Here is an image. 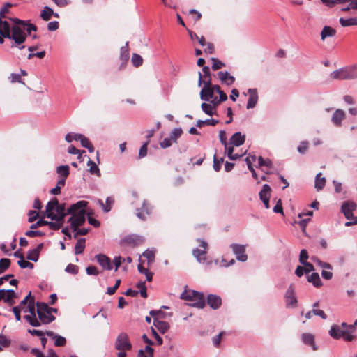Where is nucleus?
Returning <instances> with one entry per match:
<instances>
[{
	"label": "nucleus",
	"instance_id": "1",
	"mask_svg": "<svg viewBox=\"0 0 357 357\" xmlns=\"http://www.w3.org/2000/svg\"><path fill=\"white\" fill-rule=\"evenodd\" d=\"M65 204H59L56 198L50 200L46 205L47 217L52 220L61 222L66 216Z\"/></svg>",
	"mask_w": 357,
	"mask_h": 357
},
{
	"label": "nucleus",
	"instance_id": "2",
	"mask_svg": "<svg viewBox=\"0 0 357 357\" xmlns=\"http://www.w3.org/2000/svg\"><path fill=\"white\" fill-rule=\"evenodd\" d=\"M180 298L190 301V306L202 309L205 306V298L202 293L195 290H185L180 296Z\"/></svg>",
	"mask_w": 357,
	"mask_h": 357
},
{
	"label": "nucleus",
	"instance_id": "3",
	"mask_svg": "<svg viewBox=\"0 0 357 357\" xmlns=\"http://www.w3.org/2000/svg\"><path fill=\"white\" fill-rule=\"evenodd\" d=\"M25 26L26 25L12 26V33L10 39L13 40V43L10 45L11 48L16 47L19 50H22L25 47L24 45H22L28 36Z\"/></svg>",
	"mask_w": 357,
	"mask_h": 357
},
{
	"label": "nucleus",
	"instance_id": "4",
	"mask_svg": "<svg viewBox=\"0 0 357 357\" xmlns=\"http://www.w3.org/2000/svg\"><path fill=\"white\" fill-rule=\"evenodd\" d=\"M36 305L37 307L36 312L40 326L42 324H49L55 320V317L54 315L49 314L47 303L43 302H37Z\"/></svg>",
	"mask_w": 357,
	"mask_h": 357
},
{
	"label": "nucleus",
	"instance_id": "5",
	"mask_svg": "<svg viewBox=\"0 0 357 357\" xmlns=\"http://www.w3.org/2000/svg\"><path fill=\"white\" fill-rule=\"evenodd\" d=\"M199 79H198V86H201L203 84L204 86L200 91V98L204 101H209L210 99L213 98L214 97V89L213 88L211 81L210 79H206V81H202V75L200 72L198 73Z\"/></svg>",
	"mask_w": 357,
	"mask_h": 357
},
{
	"label": "nucleus",
	"instance_id": "6",
	"mask_svg": "<svg viewBox=\"0 0 357 357\" xmlns=\"http://www.w3.org/2000/svg\"><path fill=\"white\" fill-rule=\"evenodd\" d=\"M328 333L329 335L335 340L343 338L345 341L351 342L354 338L353 334H351L349 331H344L341 328L340 326L337 324L332 325Z\"/></svg>",
	"mask_w": 357,
	"mask_h": 357
},
{
	"label": "nucleus",
	"instance_id": "7",
	"mask_svg": "<svg viewBox=\"0 0 357 357\" xmlns=\"http://www.w3.org/2000/svg\"><path fill=\"white\" fill-rule=\"evenodd\" d=\"M24 313L29 312L30 314L24 316V319L33 327H39L38 317H37L36 310L35 309L34 302L30 301L26 310H23Z\"/></svg>",
	"mask_w": 357,
	"mask_h": 357
},
{
	"label": "nucleus",
	"instance_id": "8",
	"mask_svg": "<svg viewBox=\"0 0 357 357\" xmlns=\"http://www.w3.org/2000/svg\"><path fill=\"white\" fill-rule=\"evenodd\" d=\"M114 347L119 351H126L132 349V344L126 333L122 332L117 336Z\"/></svg>",
	"mask_w": 357,
	"mask_h": 357
},
{
	"label": "nucleus",
	"instance_id": "9",
	"mask_svg": "<svg viewBox=\"0 0 357 357\" xmlns=\"http://www.w3.org/2000/svg\"><path fill=\"white\" fill-rule=\"evenodd\" d=\"M85 215V210L81 209L76 214L72 215L68 219V222L70 223V228L73 231H77V227L84 225L86 220Z\"/></svg>",
	"mask_w": 357,
	"mask_h": 357
},
{
	"label": "nucleus",
	"instance_id": "10",
	"mask_svg": "<svg viewBox=\"0 0 357 357\" xmlns=\"http://www.w3.org/2000/svg\"><path fill=\"white\" fill-rule=\"evenodd\" d=\"M198 241L199 242V246L202 248L203 250L195 248L192 250V255L199 263H204L206 259V250L208 249V244L204 240L202 239H199Z\"/></svg>",
	"mask_w": 357,
	"mask_h": 357
},
{
	"label": "nucleus",
	"instance_id": "11",
	"mask_svg": "<svg viewBox=\"0 0 357 357\" xmlns=\"http://www.w3.org/2000/svg\"><path fill=\"white\" fill-rule=\"evenodd\" d=\"M287 307H295L297 305V298L293 284H290L284 296Z\"/></svg>",
	"mask_w": 357,
	"mask_h": 357
},
{
	"label": "nucleus",
	"instance_id": "12",
	"mask_svg": "<svg viewBox=\"0 0 357 357\" xmlns=\"http://www.w3.org/2000/svg\"><path fill=\"white\" fill-rule=\"evenodd\" d=\"M232 249L233 252L236 257V259L245 262L248 259V256L245 254V245L233 243L230 245Z\"/></svg>",
	"mask_w": 357,
	"mask_h": 357
},
{
	"label": "nucleus",
	"instance_id": "13",
	"mask_svg": "<svg viewBox=\"0 0 357 357\" xmlns=\"http://www.w3.org/2000/svg\"><path fill=\"white\" fill-rule=\"evenodd\" d=\"M122 242L132 247H137L144 242V238L137 234H131L123 238Z\"/></svg>",
	"mask_w": 357,
	"mask_h": 357
},
{
	"label": "nucleus",
	"instance_id": "14",
	"mask_svg": "<svg viewBox=\"0 0 357 357\" xmlns=\"http://www.w3.org/2000/svg\"><path fill=\"white\" fill-rule=\"evenodd\" d=\"M151 213V207L147 201L144 200L142 203V208L137 209L136 215L139 219L145 221L147 218V216H149Z\"/></svg>",
	"mask_w": 357,
	"mask_h": 357
},
{
	"label": "nucleus",
	"instance_id": "15",
	"mask_svg": "<svg viewBox=\"0 0 357 357\" xmlns=\"http://www.w3.org/2000/svg\"><path fill=\"white\" fill-rule=\"evenodd\" d=\"M43 225H47L49 226L50 229L52 230H58L61 227L62 223L61 222H49L47 220H44L43 219H40L38 220L36 223L32 224L30 227L31 229H35L40 226Z\"/></svg>",
	"mask_w": 357,
	"mask_h": 357
},
{
	"label": "nucleus",
	"instance_id": "16",
	"mask_svg": "<svg viewBox=\"0 0 357 357\" xmlns=\"http://www.w3.org/2000/svg\"><path fill=\"white\" fill-rule=\"evenodd\" d=\"M95 259L104 269L109 271L112 268L111 259L107 255L98 254L95 256Z\"/></svg>",
	"mask_w": 357,
	"mask_h": 357
},
{
	"label": "nucleus",
	"instance_id": "17",
	"mask_svg": "<svg viewBox=\"0 0 357 357\" xmlns=\"http://www.w3.org/2000/svg\"><path fill=\"white\" fill-rule=\"evenodd\" d=\"M330 77L333 79H340V80H344V79H349V75H348V70L347 67L341 68L339 69H337L330 74Z\"/></svg>",
	"mask_w": 357,
	"mask_h": 357
},
{
	"label": "nucleus",
	"instance_id": "18",
	"mask_svg": "<svg viewBox=\"0 0 357 357\" xmlns=\"http://www.w3.org/2000/svg\"><path fill=\"white\" fill-rule=\"evenodd\" d=\"M345 116L346 114L344 110L337 109L332 115L331 121L335 126L340 127L342 126V121Z\"/></svg>",
	"mask_w": 357,
	"mask_h": 357
},
{
	"label": "nucleus",
	"instance_id": "19",
	"mask_svg": "<svg viewBox=\"0 0 357 357\" xmlns=\"http://www.w3.org/2000/svg\"><path fill=\"white\" fill-rule=\"evenodd\" d=\"M249 93V98L247 102L246 108L248 109L254 108L258 100V95L256 89H249L248 91Z\"/></svg>",
	"mask_w": 357,
	"mask_h": 357
},
{
	"label": "nucleus",
	"instance_id": "20",
	"mask_svg": "<svg viewBox=\"0 0 357 357\" xmlns=\"http://www.w3.org/2000/svg\"><path fill=\"white\" fill-rule=\"evenodd\" d=\"M207 303L211 308L217 310L220 307L222 304V299L218 295L208 294L207 296Z\"/></svg>",
	"mask_w": 357,
	"mask_h": 357
},
{
	"label": "nucleus",
	"instance_id": "21",
	"mask_svg": "<svg viewBox=\"0 0 357 357\" xmlns=\"http://www.w3.org/2000/svg\"><path fill=\"white\" fill-rule=\"evenodd\" d=\"M218 77L220 80L227 86L233 84L235 82V77L227 71H220L218 73Z\"/></svg>",
	"mask_w": 357,
	"mask_h": 357
},
{
	"label": "nucleus",
	"instance_id": "22",
	"mask_svg": "<svg viewBox=\"0 0 357 357\" xmlns=\"http://www.w3.org/2000/svg\"><path fill=\"white\" fill-rule=\"evenodd\" d=\"M11 31L12 27H10L8 22L7 20H3V19H0V34L6 38L10 39Z\"/></svg>",
	"mask_w": 357,
	"mask_h": 357
},
{
	"label": "nucleus",
	"instance_id": "23",
	"mask_svg": "<svg viewBox=\"0 0 357 357\" xmlns=\"http://www.w3.org/2000/svg\"><path fill=\"white\" fill-rule=\"evenodd\" d=\"M46 335L52 337L55 340L54 345L56 347H63L66 344V340L64 337L54 333L53 331H45Z\"/></svg>",
	"mask_w": 357,
	"mask_h": 357
},
{
	"label": "nucleus",
	"instance_id": "24",
	"mask_svg": "<svg viewBox=\"0 0 357 357\" xmlns=\"http://www.w3.org/2000/svg\"><path fill=\"white\" fill-rule=\"evenodd\" d=\"M5 303L12 306L15 303V298L18 296L13 289H4Z\"/></svg>",
	"mask_w": 357,
	"mask_h": 357
},
{
	"label": "nucleus",
	"instance_id": "25",
	"mask_svg": "<svg viewBox=\"0 0 357 357\" xmlns=\"http://www.w3.org/2000/svg\"><path fill=\"white\" fill-rule=\"evenodd\" d=\"M356 208V204L353 202H345L341 206V211L345 217L351 216V213Z\"/></svg>",
	"mask_w": 357,
	"mask_h": 357
},
{
	"label": "nucleus",
	"instance_id": "26",
	"mask_svg": "<svg viewBox=\"0 0 357 357\" xmlns=\"http://www.w3.org/2000/svg\"><path fill=\"white\" fill-rule=\"evenodd\" d=\"M301 339L305 344L310 346L314 351L317 350L314 335L305 333L301 335Z\"/></svg>",
	"mask_w": 357,
	"mask_h": 357
},
{
	"label": "nucleus",
	"instance_id": "27",
	"mask_svg": "<svg viewBox=\"0 0 357 357\" xmlns=\"http://www.w3.org/2000/svg\"><path fill=\"white\" fill-rule=\"evenodd\" d=\"M245 140V135L241 132H235L230 138V143L235 146H240L243 144Z\"/></svg>",
	"mask_w": 357,
	"mask_h": 357
},
{
	"label": "nucleus",
	"instance_id": "28",
	"mask_svg": "<svg viewBox=\"0 0 357 357\" xmlns=\"http://www.w3.org/2000/svg\"><path fill=\"white\" fill-rule=\"evenodd\" d=\"M87 205L86 201H79L77 203L72 204L70 208L67 209L68 214H76L79 210L84 209Z\"/></svg>",
	"mask_w": 357,
	"mask_h": 357
},
{
	"label": "nucleus",
	"instance_id": "29",
	"mask_svg": "<svg viewBox=\"0 0 357 357\" xmlns=\"http://www.w3.org/2000/svg\"><path fill=\"white\" fill-rule=\"evenodd\" d=\"M153 326L162 334L165 333L170 328L169 324L158 319H153Z\"/></svg>",
	"mask_w": 357,
	"mask_h": 357
},
{
	"label": "nucleus",
	"instance_id": "30",
	"mask_svg": "<svg viewBox=\"0 0 357 357\" xmlns=\"http://www.w3.org/2000/svg\"><path fill=\"white\" fill-rule=\"evenodd\" d=\"M336 34V31L335 29L328 26H324L321 32V39L324 40L328 37H333Z\"/></svg>",
	"mask_w": 357,
	"mask_h": 357
},
{
	"label": "nucleus",
	"instance_id": "31",
	"mask_svg": "<svg viewBox=\"0 0 357 357\" xmlns=\"http://www.w3.org/2000/svg\"><path fill=\"white\" fill-rule=\"evenodd\" d=\"M271 188L269 185L264 184L262 186V189L260 190L259 193V198L261 201L270 199L271 197Z\"/></svg>",
	"mask_w": 357,
	"mask_h": 357
},
{
	"label": "nucleus",
	"instance_id": "32",
	"mask_svg": "<svg viewBox=\"0 0 357 357\" xmlns=\"http://www.w3.org/2000/svg\"><path fill=\"white\" fill-rule=\"evenodd\" d=\"M321 173H318L315 176V183H314V188H316L317 191H320L324 188V187L326 185V178L325 177H321Z\"/></svg>",
	"mask_w": 357,
	"mask_h": 357
},
{
	"label": "nucleus",
	"instance_id": "33",
	"mask_svg": "<svg viewBox=\"0 0 357 357\" xmlns=\"http://www.w3.org/2000/svg\"><path fill=\"white\" fill-rule=\"evenodd\" d=\"M130 57V54L128 51V42L126 43V45L121 47L120 49V56L119 59L121 61L128 62Z\"/></svg>",
	"mask_w": 357,
	"mask_h": 357
},
{
	"label": "nucleus",
	"instance_id": "34",
	"mask_svg": "<svg viewBox=\"0 0 357 357\" xmlns=\"http://www.w3.org/2000/svg\"><path fill=\"white\" fill-rule=\"evenodd\" d=\"M98 203L102 208L105 213H108L111 211L112 205L114 203V199L112 197H108L105 200V204H104L102 201L100 199L98 200Z\"/></svg>",
	"mask_w": 357,
	"mask_h": 357
},
{
	"label": "nucleus",
	"instance_id": "35",
	"mask_svg": "<svg viewBox=\"0 0 357 357\" xmlns=\"http://www.w3.org/2000/svg\"><path fill=\"white\" fill-rule=\"evenodd\" d=\"M307 281L312 283L316 287H319L322 285L321 278L317 273H312L308 277Z\"/></svg>",
	"mask_w": 357,
	"mask_h": 357
},
{
	"label": "nucleus",
	"instance_id": "36",
	"mask_svg": "<svg viewBox=\"0 0 357 357\" xmlns=\"http://www.w3.org/2000/svg\"><path fill=\"white\" fill-rule=\"evenodd\" d=\"M56 173L61 176L64 178L66 181V178L70 174V167L68 165H60L56 167Z\"/></svg>",
	"mask_w": 357,
	"mask_h": 357
},
{
	"label": "nucleus",
	"instance_id": "37",
	"mask_svg": "<svg viewBox=\"0 0 357 357\" xmlns=\"http://www.w3.org/2000/svg\"><path fill=\"white\" fill-rule=\"evenodd\" d=\"M339 22L340 25L343 27L350 26H357V17H351L348 19H344L343 17L340 18Z\"/></svg>",
	"mask_w": 357,
	"mask_h": 357
},
{
	"label": "nucleus",
	"instance_id": "38",
	"mask_svg": "<svg viewBox=\"0 0 357 357\" xmlns=\"http://www.w3.org/2000/svg\"><path fill=\"white\" fill-rule=\"evenodd\" d=\"M54 14L52 8L49 6H45L40 13V17L44 21H48L50 20L51 16Z\"/></svg>",
	"mask_w": 357,
	"mask_h": 357
},
{
	"label": "nucleus",
	"instance_id": "39",
	"mask_svg": "<svg viewBox=\"0 0 357 357\" xmlns=\"http://www.w3.org/2000/svg\"><path fill=\"white\" fill-rule=\"evenodd\" d=\"M87 165L90 167L89 172L91 174L96 175L98 176H100L101 173L100 171V169L97 166L95 162L91 160V159L89 160L87 162Z\"/></svg>",
	"mask_w": 357,
	"mask_h": 357
},
{
	"label": "nucleus",
	"instance_id": "40",
	"mask_svg": "<svg viewBox=\"0 0 357 357\" xmlns=\"http://www.w3.org/2000/svg\"><path fill=\"white\" fill-rule=\"evenodd\" d=\"M85 248V238H80L77 241L75 246V254H82Z\"/></svg>",
	"mask_w": 357,
	"mask_h": 357
},
{
	"label": "nucleus",
	"instance_id": "41",
	"mask_svg": "<svg viewBox=\"0 0 357 357\" xmlns=\"http://www.w3.org/2000/svg\"><path fill=\"white\" fill-rule=\"evenodd\" d=\"M13 6L11 3H5L3 6L0 9V19L7 18L6 14L10 13V8Z\"/></svg>",
	"mask_w": 357,
	"mask_h": 357
},
{
	"label": "nucleus",
	"instance_id": "42",
	"mask_svg": "<svg viewBox=\"0 0 357 357\" xmlns=\"http://www.w3.org/2000/svg\"><path fill=\"white\" fill-rule=\"evenodd\" d=\"M201 108L206 114L212 116L215 113L214 107H213L211 104L203 102L201 105Z\"/></svg>",
	"mask_w": 357,
	"mask_h": 357
},
{
	"label": "nucleus",
	"instance_id": "43",
	"mask_svg": "<svg viewBox=\"0 0 357 357\" xmlns=\"http://www.w3.org/2000/svg\"><path fill=\"white\" fill-rule=\"evenodd\" d=\"M348 70V75L349 79H354L357 78V63L351 66H347Z\"/></svg>",
	"mask_w": 357,
	"mask_h": 357
},
{
	"label": "nucleus",
	"instance_id": "44",
	"mask_svg": "<svg viewBox=\"0 0 357 357\" xmlns=\"http://www.w3.org/2000/svg\"><path fill=\"white\" fill-rule=\"evenodd\" d=\"M137 269L140 273H142L146 275V280L148 282H151L153 279V273L149 271L148 268L143 267L142 265H138Z\"/></svg>",
	"mask_w": 357,
	"mask_h": 357
},
{
	"label": "nucleus",
	"instance_id": "45",
	"mask_svg": "<svg viewBox=\"0 0 357 357\" xmlns=\"http://www.w3.org/2000/svg\"><path fill=\"white\" fill-rule=\"evenodd\" d=\"M218 122H219L218 120H216V119H206L204 121H203V120H198L197 121L196 126L197 127H199V128L202 127L204 124H206V125H208V126H214L217 123H218Z\"/></svg>",
	"mask_w": 357,
	"mask_h": 357
},
{
	"label": "nucleus",
	"instance_id": "46",
	"mask_svg": "<svg viewBox=\"0 0 357 357\" xmlns=\"http://www.w3.org/2000/svg\"><path fill=\"white\" fill-rule=\"evenodd\" d=\"M66 181H64V178H61L56 183V185L55 188H52L50 191V192L52 195H57L61 193V188L65 185Z\"/></svg>",
	"mask_w": 357,
	"mask_h": 357
},
{
	"label": "nucleus",
	"instance_id": "47",
	"mask_svg": "<svg viewBox=\"0 0 357 357\" xmlns=\"http://www.w3.org/2000/svg\"><path fill=\"white\" fill-rule=\"evenodd\" d=\"M10 265V260L7 258H2L0 259V274L4 273Z\"/></svg>",
	"mask_w": 357,
	"mask_h": 357
},
{
	"label": "nucleus",
	"instance_id": "48",
	"mask_svg": "<svg viewBox=\"0 0 357 357\" xmlns=\"http://www.w3.org/2000/svg\"><path fill=\"white\" fill-rule=\"evenodd\" d=\"M39 255L40 254H38V252H37L34 249H32L28 251L26 259L37 262L39 259Z\"/></svg>",
	"mask_w": 357,
	"mask_h": 357
},
{
	"label": "nucleus",
	"instance_id": "49",
	"mask_svg": "<svg viewBox=\"0 0 357 357\" xmlns=\"http://www.w3.org/2000/svg\"><path fill=\"white\" fill-rule=\"evenodd\" d=\"M142 255L147 259L148 264H151L154 261L155 252L153 250L147 249L143 252Z\"/></svg>",
	"mask_w": 357,
	"mask_h": 357
},
{
	"label": "nucleus",
	"instance_id": "50",
	"mask_svg": "<svg viewBox=\"0 0 357 357\" xmlns=\"http://www.w3.org/2000/svg\"><path fill=\"white\" fill-rule=\"evenodd\" d=\"M131 61L135 67H139L142 64L143 59L139 54L134 53Z\"/></svg>",
	"mask_w": 357,
	"mask_h": 357
},
{
	"label": "nucleus",
	"instance_id": "51",
	"mask_svg": "<svg viewBox=\"0 0 357 357\" xmlns=\"http://www.w3.org/2000/svg\"><path fill=\"white\" fill-rule=\"evenodd\" d=\"M183 131L181 128H174L170 133L169 137L174 142H176L177 139L181 137Z\"/></svg>",
	"mask_w": 357,
	"mask_h": 357
},
{
	"label": "nucleus",
	"instance_id": "52",
	"mask_svg": "<svg viewBox=\"0 0 357 357\" xmlns=\"http://www.w3.org/2000/svg\"><path fill=\"white\" fill-rule=\"evenodd\" d=\"M258 164L259 167L265 166L268 168H271L273 167V162L270 159H264L261 156L258 157Z\"/></svg>",
	"mask_w": 357,
	"mask_h": 357
},
{
	"label": "nucleus",
	"instance_id": "53",
	"mask_svg": "<svg viewBox=\"0 0 357 357\" xmlns=\"http://www.w3.org/2000/svg\"><path fill=\"white\" fill-rule=\"evenodd\" d=\"M211 60L212 61V67L211 68L213 70L220 69L225 66V64L224 63H222L221 61H220L217 58L212 57L211 59Z\"/></svg>",
	"mask_w": 357,
	"mask_h": 357
},
{
	"label": "nucleus",
	"instance_id": "54",
	"mask_svg": "<svg viewBox=\"0 0 357 357\" xmlns=\"http://www.w3.org/2000/svg\"><path fill=\"white\" fill-rule=\"evenodd\" d=\"M311 260H312L314 263H316L318 266L323 268H326L329 270L332 269V266L330 264L321 261L317 257H312Z\"/></svg>",
	"mask_w": 357,
	"mask_h": 357
},
{
	"label": "nucleus",
	"instance_id": "55",
	"mask_svg": "<svg viewBox=\"0 0 357 357\" xmlns=\"http://www.w3.org/2000/svg\"><path fill=\"white\" fill-rule=\"evenodd\" d=\"M214 93L217 92L219 94V101H226L227 100V96L225 93L218 85H213Z\"/></svg>",
	"mask_w": 357,
	"mask_h": 357
},
{
	"label": "nucleus",
	"instance_id": "56",
	"mask_svg": "<svg viewBox=\"0 0 357 357\" xmlns=\"http://www.w3.org/2000/svg\"><path fill=\"white\" fill-rule=\"evenodd\" d=\"M137 287L139 289V294L141 296L144 298H147V293H146V287L145 284V282H139L137 284Z\"/></svg>",
	"mask_w": 357,
	"mask_h": 357
},
{
	"label": "nucleus",
	"instance_id": "57",
	"mask_svg": "<svg viewBox=\"0 0 357 357\" xmlns=\"http://www.w3.org/2000/svg\"><path fill=\"white\" fill-rule=\"evenodd\" d=\"M309 142L307 141H302L297 147V151L301 154H304L307 151Z\"/></svg>",
	"mask_w": 357,
	"mask_h": 357
},
{
	"label": "nucleus",
	"instance_id": "58",
	"mask_svg": "<svg viewBox=\"0 0 357 357\" xmlns=\"http://www.w3.org/2000/svg\"><path fill=\"white\" fill-rule=\"evenodd\" d=\"M17 264L19 265V266L21 268H30V269H33V267H34V265L32 263H31V262H29L28 261L24 260V259H22V260H19L17 261Z\"/></svg>",
	"mask_w": 357,
	"mask_h": 357
},
{
	"label": "nucleus",
	"instance_id": "59",
	"mask_svg": "<svg viewBox=\"0 0 357 357\" xmlns=\"http://www.w3.org/2000/svg\"><path fill=\"white\" fill-rule=\"evenodd\" d=\"M309 258L308 252L305 249L301 250L299 255V262L303 264L305 262H307V259Z\"/></svg>",
	"mask_w": 357,
	"mask_h": 357
},
{
	"label": "nucleus",
	"instance_id": "60",
	"mask_svg": "<svg viewBox=\"0 0 357 357\" xmlns=\"http://www.w3.org/2000/svg\"><path fill=\"white\" fill-rule=\"evenodd\" d=\"M149 144V140H147L144 144L140 147L139 151V158H142L146 155L147 154V146Z\"/></svg>",
	"mask_w": 357,
	"mask_h": 357
},
{
	"label": "nucleus",
	"instance_id": "61",
	"mask_svg": "<svg viewBox=\"0 0 357 357\" xmlns=\"http://www.w3.org/2000/svg\"><path fill=\"white\" fill-rule=\"evenodd\" d=\"M65 271L71 274L76 275L78 273V267L73 264H69L65 268Z\"/></svg>",
	"mask_w": 357,
	"mask_h": 357
},
{
	"label": "nucleus",
	"instance_id": "62",
	"mask_svg": "<svg viewBox=\"0 0 357 357\" xmlns=\"http://www.w3.org/2000/svg\"><path fill=\"white\" fill-rule=\"evenodd\" d=\"M223 162V158H220V160H218L215 155H214L213 157V169L215 172H218L220 171V168H221V164Z\"/></svg>",
	"mask_w": 357,
	"mask_h": 357
},
{
	"label": "nucleus",
	"instance_id": "63",
	"mask_svg": "<svg viewBox=\"0 0 357 357\" xmlns=\"http://www.w3.org/2000/svg\"><path fill=\"white\" fill-rule=\"evenodd\" d=\"M345 218L349 220V221L345 222L344 225L346 227H349L353 225H357V217L354 216L353 213H351V216L348 215L347 217H345Z\"/></svg>",
	"mask_w": 357,
	"mask_h": 357
},
{
	"label": "nucleus",
	"instance_id": "64",
	"mask_svg": "<svg viewBox=\"0 0 357 357\" xmlns=\"http://www.w3.org/2000/svg\"><path fill=\"white\" fill-rule=\"evenodd\" d=\"M121 284V280L119 279L116 281V283L114 286L109 287L107 289V294L109 295H112L115 293L116 290L119 288V285Z\"/></svg>",
	"mask_w": 357,
	"mask_h": 357
}]
</instances>
